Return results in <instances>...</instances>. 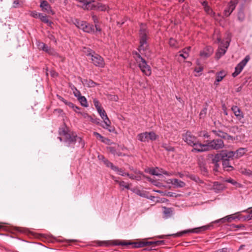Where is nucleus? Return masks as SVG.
Masks as SVG:
<instances>
[{"label":"nucleus","mask_w":252,"mask_h":252,"mask_svg":"<svg viewBox=\"0 0 252 252\" xmlns=\"http://www.w3.org/2000/svg\"><path fill=\"white\" fill-rule=\"evenodd\" d=\"M246 150L245 148H239L236 152H234L235 158H239L243 156L246 152Z\"/></svg>","instance_id":"31"},{"label":"nucleus","mask_w":252,"mask_h":252,"mask_svg":"<svg viewBox=\"0 0 252 252\" xmlns=\"http://www.w3.org/2000/svg\"><path fill=\"white\" fill-rule=\"evenodd\" d=\"M196 72L199 73L203 70V67L201 66H199L198 67H196L194 70Z\"/></svg>","instance_id":"62"},{"label":"nucleus","mask_w":252,"mask_h":252,"mask_svg":"<svg viewBox=\"0 0 252 252\" xmlns=\"http://www.w3.org/2000/svg\"><path fill=\"white\" fill-rule=\"evenodd\" d=\"M57 96L59 99H60V100L62 101L64 103V102L66 100H65L63 97H62V96H61L59 95H57Z\"/></svg>","instance_id":"64"},{"label":"nucleus","mask_w":252,"mask_h":252,"mask_svg":"<svg viewBox=\"0 0 252 252\" xmlns=\"http://www.w3.org/2000/svg\"><path fill=\"white\" fill-rule=\"evenodd\" d=\"M138 59H136L137 62L142 72L147 76H149L151 74V67L148 65L146 61L140 55V54H136Z\"/></svg>","instance_id":"3"},{"label":"nucleus","mask_w":252,"mask_h":252,"mask_svg":"<svg viewBox=\"0 0 252 252\" xmlns=\"http://www.w3.org/2000/svg\"><path fill=\"white\" fill-rule=\"evenodd\" d=\"M169 43L170 45L172 47H176V41L175 39H174L173 38L170 39Z\"/></svg>","instance_id":"53"},{"label":"nucleus","mask_w":252,"mask_h":252,"mask_svg":"<svg viewBox=\"0 0 252 252\" xmlns=\"http://www.w3.org/2000/svg\"><path fill=\"white\" fill-rule=\"evenodd\" d=\"M39 18L42 22L47 24L49 26H51L53 24V23L47 18L46 15H43L42 14H40Z\"/></svg>","instance_id":"34"},{"label":"nucleus","mask_w":252,"mask_h":252,"mask_svg":"<svg viewBox=\"0 0 252 252\" xmlns=\"http://www.w3.org/2000/svg\"><path fill=\"white\" fill-rule=\"evenodd\" d=\"M162 147H163L164 149L168 151H173L174 150V148L168 145L167 144L163 143L162 144Z\"/></svg>","instance_id":"47"},{"label":"nucleus","mask_w":252,"mask_h":252,"mask_svg":"<svg viewBox=\"0 0 252 252\" xmlns=\"http://www.w3.org/2000/svg\"><path fill=\"white\" fill-rule=\"evenodd\" d=\"M64 104L68 106L69 107L72 108V109L74 108L75 105L71 102H68L66 100L64 102Z\"/></svg>","instance_id":"57"},{"label":"nucleus","mask_w":252,"mask_h":252,"mask_svg":"<svg viewBox=\"0 0 252 252\" xmlns=\"http://www.w3.org/2000/svg\"><path fill=\"white\" fill-rule=\"evenodd\" d=\"M163 213L166 218H169L172 216L173 213V209L172 208H167L163 207Z\"/></svg>","instance_id":"24"},{"label":"nucleus","mask_w":252,"mask_h":252,"mask_svg":"<svg viewBox=\"0 0 252 252\" xmlns=\"http://www.w3.org/2000/svg\"><path fill=\"white\" fill-rule=\"evenodd\" d=\"M117 170H114V171H115L116 172H117V173L121 175V176H129V174L124 172V170L121 169V168H119V167H117Z\"/></svg>","instance_id":"44"},{"label":"nucleus","mask_w":252,"mask_h":252,"mask_svg":"<svg viewBox=\"0 0 252 252\" xmlns=\"http://www.w3.org/2000/svg\"><path fill=\"white\" fill-rule=\"evenodd\" d=\"M182 136L184 141L192 147L195 145L198 141L197 137L189 131H187L186 133L183 134Z\"/></svg>","instance_id":"10"},{"label":"nucleus","mask_w":252,"mask_h":252,"mask_svg":"<svg viewBox=\"0 0 252 252\" xmlns=\"http://www.w3.org/2000/svg\"><path fill=\"white\" fill-rule=\"evenodd\" d=\"M245 15L244 13V9L243 8H241L240 9L238 13V19L241 21L242 22L245 20Z\"/></svg>","instance_id":"35"},{"label":"nucleus","mask_w":252,"mask_h":252,"mask_svg":"<svg viewBox=\"0 0 252 252\" xmlns=\"http://www.w3.org/2000/svg\"><path fill=\"white\" fill-rule=\"evenodd\" d=\"M103 120L104 125H102L101 126L103 128L107 129L110 132H112L114 129L111 126V123L108 117L104 118L102 119Z\"/></svg>","instance_id":"22"},{"label":"nucleus","mask_w":252,"mask_h":252,"mask_svg":"<svg viewBox=\"0 0 252 252\" xmlns=\"http://www.w3.org/2000/svg\"><path fill=\"white\" fill-rule=\"evenodd\" d=\"M138 59H136L137 62L142 72L147 76H149L151 74V67L148 65L146 61L140 55V54H136Z\"/></svg>","instance_id":"4"},{"label":"nucleus","mask_w":252,"mask_h":252,"mask_svg":"<svg viewBox=\"0 0 252 252\" xmlns=\"http://www.w3.org/2000/svg\"><path fill=\"white\" fill-rule=\"evenodd\" d=\"M73 110H74L75 112L77 113L78 114V112H81V111H79L80 108H79V107H77V106H74V108H73Z\"/></svg>","instance_id":"63"},{"label":"nucleus","mask_w":252,"mask_h":252,"mask_svg":"<svg viewBox=\"0 0 252 252\" xmlns=\"http://www.w3.org/2000/svg\"><path fill=\"white\" fill-rule=\"evenodd\" d=\"M47 53L49 54V55L54 56H58V53L55 51V50L49 47L48 50L47 51Z\"/></svg>","instance_id":"48"},{"label":"nucleus","mask_w":252,"mask_h":252,"mask_svg":"<svg viewBox=\"0 0 252 252\" xmlns=\"http://www.w3.org/2000/svg\"><path fill=\"white\" fill-rule=\"evenodd\" d=\"M93 135L96 137L97 139H98L101 141V142L105 143H108V142L110 141L109 139L108 138H105L103 136H102L101 134H100L99 133L97 132H94Z\"/></svg>","instance_id":"30"},{"label":"nucleus","mask_w":252,"mask_h":252,"mask_svg":"<svg viewBox=\"0 0 252 252\" xmlns=\"http://www.w3.org/2000/svg\"><path fill=\"white\" fill-rule=\"evenodd\" d=\"M92 19L94 21V23H95V25L97 24V23H98V19L96 15H93Z\"/></svg>","instance_id":"58"},{"label":"nucleus","mask_w":252,"mask_h":252,"mask_svg":"<svg viewBox=\"0 0 252 252\" xmlns=\"http://www.w3.org/2000/svg\"><path fill=\"white\" fill-rule=\"evenodd\" d=\"M60 135L64 136L65 142L68 145H71L75 143L76 141L77 135L71 131H67L65 128L60 129L59 131Z\"/></svg>","instance_id":"2"},{"label":"nucleus","mask_w":252,"mask_h":252,"mask_svg":"<svg viewBox=\"0 0 252 252\" xmlns=\"http://www.w3.org/2000/svg\"><path fill=\"white\" fill-rule=\"evenodd\" d=\"M229 160L222 159V165L224 169L226 170H231L233 169V167L230 165Z\"/></svg>","instance_id":"33"},{"label":"nucleus","mask_w":252,"mask_h":252,"mask_svg":"<svg viewBox=\"0 0 252 252\" xmlns=\"http://www.w3.org/2000/svg\"><path fill=\"white\" fill-rule=\"evenodd\" d=\"M78 114L81 115L82 116V117L86 119L87 121L94 122V119L86 112H78Z\"/></svg>","instance_id":"37"},{"label":"nucleus","mask_w":252,"mask_h":252,"mask_svg":"<svg viewBox=\"0 0 252 252\" xmlns=\"http://www.w3.org/2000/svg\"><path fill=\"white\" fill-rule=\"evenodd\" d=\"M102 157V159L103 160V161L104 163L106 165V166L108 167H111V168L114 170H117V167L114 165L113 164L109 161L108 159L105 158L103 156Z\"/></svg>","instance_id":"29"},{"label":"nucleus","mask_w":252,"mask_h":252,"mask_svg":"<svg viewBox=\"0 0 252 252\" xmlns=\"http://www.w3.org/2000/svg\"><path fill=\"white\" fill-rule=\"evenodd\" d=\"M191 47H188V48H184L181 51L182 53L179 55L180 57H182L184 59H187L189 57V53Z\"/></svg>","instance_id":"32"},{"label":"nucleus","mask_w":252,"mask_h":252,"mask_svg":"<svg viewBox=\"0 0 252 252\" xmlns=\"http://www.w3.org/2000/svg\"><path fill=\"white\" fill-rule=\"evenodd\" d=\"M222 160V156L221 152L220 154H216L212 158V162L215 164V166L217 167L218 166V162L220 160Z\"/></svg>","instance_id":"27"},{"label":"nucleus","mask_w":252,"mask_h":252,"mask_svg":"<svg viewBox=\"0 0 252 252\" xmlns=\"http://www.w3.org/2000/svg\"><path fill=\"white\" fill-rule=\"evenodd\" d=\"M214 52L213 48L211 46H207L200 52V56L203 58H207L211 56Z\"/></svg>","instance_id":"15"},{"label":"nucleus","mask_w":252,"mask_h":252,"mask_svg":"<svg viewBox=\"0 0 252 252\" xmlns=\"http://www.w3.org/2000/svg\"><path fill=\"white\" fill-rule=\"evenodd\" d=\"M235 218L234 217L232 216H228L224 218L225 220H227V221L230 222L232 221V220H234Z\"/></svg>","instance_id":"60"},{"label":"nucleus","mask_w":252,"mask_h":252,"mask_svg":"<svg viewBox=\"0 0 252 252\" xmlns=\"http://www.w3.org/2000/svg\"><path fill=\"white\" fill-rule=\"evenodd\" d=\"M194 146L195 147L192 150V152H203L208 151L207 142L205 144H201L198 141Z\"/></svg>","instance_id":"14"},{"label":"nucleus","mask_w":252,"mask_h":252,"mask_svg":"<svg viewBox=\"0 0 252 252\" xmlns=\"http://www.w3.org/2000/svg\"><path fill=\"white\" fill-rule=\"evenodd\" d=\"M200 168L202 173L204 175L208 173L207 169L204 166V165H200Z\"/></svg>","instance_id":"54"},{"label":"nucleus","mask_w":252,"mask_h":252,"mask_svg":"<svg viewBox=\"0 0 252 252\" xmlns=\"http://www.w3.org/2000/svg\"><path fill=\"white\" fill-rule=\"evenodd\" d=\"M231 110L238 120H241L244 118L243 113L238 106H233Z\"/></svg>","instance_id":"20"},{"label":"nucleus","mask_w":252,"mask_h":252,"mask_svg":"<svg viewBox=\"0 0 252 252\" xmlns=\"http://www.w3.org/2000/svg\"><path fill=\"white\" fill-rule=\"evenodd\" d=\"M205 142H207L208 151L211 149H220L223 148L224 146L223 141L220 139H215L210 141L207 140Z\"/></svg>","instance_id":"8"},{"label":"nucleus","mask_w":252,"mask_h":252,"mask_svg":"<svg viewBox=\"0 0 252 252\" xmlns=\"http://www.w3.org/2000/svg\"><path fill=\"white\" fill-rule=\"evenodd\" d=\"M138 139L141 142H146L149 140L154 141L157 139L158 137V135H157L154 132H145L140 133L137 135Z\"/></svg>","instance_id":"9"},{"label":"nucleus","mask_w":252,"mask_h":252,"mask_svg":"<svg viewBox=\"0 0 252 252\" xmlns=\"http://www.w3.org/2000/svg\"><path fill=\"white\" fill-rule=\"evenodd\" d=\"M41 13H38L35 11H32L31 13V16H32V17L35 18H39V16Z\"/></svg>","instance_id":"52"},{"label":"nucleus","mask_w":252,"mask_h":252,"mask_svg":"<svg viewBox=\"0 0 252 252\" xmlns=\"http://www.w3.org/2000/svg\"><path fill=\"white\" fill-rule=\"evenodd\" d=\"M13 4L14 7H18L19 5H20V2L18 0H15L13 2Z\"/></svg>","instance_id":"61"},{"label":"nucleus","mask_w":252,"mask_h":252,"mask_svg":"<svg viewBox=\"0 0 252 252\" xmlns=\"http://www.w3.org/2000/svg\"><path fill=\"white\" fill-rule=\"evenodd\" d=\"M74 89L75 91L73 92V94L74 95L78 98L81 96V93L76 88H74Z\"/></svg>","instance_id":"56"},{"label":"nucleus","mask_w":252,"mask_h":252,"mask_svg":"<svg viewBox=\"0 0 252 252\" xmlns=\"http://www.w3.org/2000/svg\"><path fill=\"white\" fill-rule=\"evenodd\" d=\"M225 72L224 71H220L217 73L216 74V80L215 82V84H217L216 82L219 83L225 77Z\"/></svg>","instance_id":"28"},{"label":"nucleus","mask_w":252,"mask_h":252,"mask_svg":"<svg viewBox=\"0 0 252 252\" xmlns=\"http://www.w3.org/2000/svg\"><path fill=\"white\" fill-rule=\"evenodd\" d=\"M217 42L220 43V45L219 48L216 54V58L218 60L222 56L225 54L226 50L229 46V41L228 40L225 42L222 41L221 40V38L220 37H218Z\"/></svg>","instance_id":"7"},{"label":"nucleus","mask_w":252,"mask_h":252,"mask_svg":"<svg viewBox=\"0 0 252 252\" xmlns=\"http://www.w3.org/2000/svg\"><path fill=\"white\" fill-rule=\"evenodd\" d=\"M82 83L84 85H86L89 87H94L95 86V85L96 84L95 82H94V81H93L91 80H84L82 82Z\"/></svg>","instance_id":"38"},{"label":"nucleus","mask_w":252,"mask_h":252,"mask_svg":"<svg viewBox=\"0 0 252 252\" xmlns=\"http://www.w3.org/2000/svg\"><path fill=\"white\" fill-rule=\"evenodd\" d=\"M158 168H156L155 169H154V168L151 169H150L149 173L153 175H156L157 176H161V173H159L158 171Z\"/></svg>","instance_id":"41"},{"label":"nucleus","mask_w":252,"mask_h":252,"mask_svg":"<svg viewBox=\"0 0 252 252\" xmlns=\"http://www.w3.org/2000/svg\"><path fill=\"white\" fill-rule=\"evenodd\" d=\"M148 33L149 32L146 25L141 24L139 32L140 46L138 50L140 52L142 50L144 51L148 47L147 40L148 39Z\"/></svg>","instance_id":"1"},{"label":"nucleus","mask_w":252,"mask_h":252,"mask_svg":"<svg viewBox=\"0 0 252 252\" xmlns=\"http://www.w3.org/2000/svg\"><path fill=\"white\" fill-rule=\"evenodd\" d=\"M220 252H233V251L231 249L227 248H223L221 249H220Z\"/></svg>","instance_id":"59"},{"label":"nucleus","mask_w":252,"mask_h":252,"mask_svg":"<svg viewBox=\"0 0 252 252\" xmlns=\"http://www.w3.org/2000/svg\"><path fill=\"white\" fill-rule=\"evenodd\" d=\"M97 112L102 119H104L105 117L107 118V116L106 112L102 108L98 110Z\"/></svg>","instance_id":"46"},{"label":"nucleus","mask_w":252,"mask_h":252,"mask_svg":"<svg viewBox=\"0 0 252 252\" xmlns=\"http://www.w3.org/2000/svg\"><path fill=\"white\" fill-rule=\"evenodd\" d=\"M171 183L172 185H174L177 188H183L186 185V184L181 181L177 179H173L171 180Z\"/></svg>","instance_id":"25"},{"label":"nucleus","mask_w":252,"mask_h":252,"mask_svg":"<svg viewBox=\"0 0 252 252\" xmlns=\"http://www.w3.org/2000/svg\"><path fill=\"white\" fill-rule=\"evenodd\" d=\"M83 52L88 56L92 57L94 53H95L94 51L92 50L90 48L84 47L82 49Z\"/></svg>","instance_id":"39"},{"label":"nucleus","mask_w":252,"mask_h":252,"mask_svg":"<svg viewBox=\"0 0 252 252\" xmlns=\"http://www.w3.org/2000/svg\"><path fill=\"white\" fill-rule=\"evenodd\" d=\"M94 105L97 111H98L99 109L102 108V107H101V106L99 104V101L97 100L94 99Z\"/></svg>","instance_id":"51"},{"label":"nucleus","mask_w":252,"mask_h":252,"mask_svg":"<svg viewBox=\"0 0 252 252\" xmlns=\"http://www.w3.org/2000/svg\"><path fill=\"white\" fill-rule=\"evenodd\" d=\"M225 186L223 184L215 182L213 185V189L216 192H219L224 189Z\"/></svg>","instance_id":"26"},{"label":"nucleus","mask_w":252,"mask_h":252,"mask_svg":"<svg viewBox=\"0 0 252 252\" xmlns=\"http://www.w3.org/2000/svg\"><path fill=\"white\" fill-rule=\"evenodd\" d=\"M98 245L100 246H108L111 245H127L128 244L125 242H120L119 243H117L116 241L111 242V241H99L97 243Z\"/></svg>","instance_id":"18"},{"label":"nucleus","mask_w":252,"mask_h":252,"mask_svg":"<svg viewBox=\"0 0 252 252\" xmlns=\"http://www.w3.org/2000/svg\"><path fill=\"white\" fill-rule=\"evenodd\" d=\"M204 10L208 14L211 15H213L214 14V13L209 6H205L204 7Z\"/></svg>","instance_id":"49"},{"label":"nucleus","mask_w":252,"mask_h":252,"mask_svg":"<svg viewBox=\"0 0 252 252\" xmlns=\"http://www.w3.org/2000/svg\"><path fill=\"white\" fill-rule=\"evenodd\" d=\"M81 105L84 107H88V104L87 103V101L85 96H81L79 98H78Z\"/></svg>","instance_id":"40"},{"label":"nucleus","mask_w":252,"mask_h":252,"mask_svg":"<svg viewBox=\"0 0 252 252\" xmlns=\"http://www.w3.org/2000/svg\"><path fill=\"white\" fill-rule=\"evenodd\" d=\"M119 184L120 186L123 187L124 188H126L128 189H130V186L131 185L130 184L126 183L124 181H121L120 182H119Z\"/></svg>","instance_id":"45"},{"label":"nucleus","mask_w":252,"mask_h":252,"mask_svg":"<svg viewBox=\"0 0 252 252\" xmlns=\"http://www.w3.org/2000/svg\"><path fill=\"white\" fill-rule=\"evenodd\" d=\"M199 136H203L204 138H210V135L208 134V133L206 132V131H202V132H201L200 134H199Z\"/></svg>","instance_id":"55"},{"label":"nucleus","mask_w":252,"mask_h":252,"mask_svg":"<svg viewBox=\"0 0 252 252\" xmlns=\"http://www.w3.org/2000/svg\"><path fill=\"white\" fill-rule=\"evenodd\" d=\"M207 107H205L203 109L201 110V111L199 114V116L201 119L204 118L205 116L206 113H207Z\"/></svg>","instance_id":"50"},{"label":"nucleus","mask_w":252,"mask_h":252,"mask_svg":"<svg viewBox=\"0 0 252 252\" xmlns=\"http://www.w3.org/2000/svg\"><path fill=\"white\" fill-rule=\"evenodd\" d=\"M222 156V159L229 160L230 158H235L234 152L233 151H222L221 152Z\"/></svg>","instance_id":"21"},{"label":"nucleus","mask_w":252,"mask_h":252,"mask_svg":"<svg viewBox=\"0 0 252 252\" xmlns=\"http://www.w3.org/2000/svg\"><path fill=\"white\" fill-rule=\"evenodd\" d=\"M138 59H136L137 62L142 72L147 76H149L151 74V67L148 65L146 61L140 55V54H136Z\"/></svg>","instance_id":"5"},{"label":"nucleus","mask_w":252,"mask_h":252,"mask_svg":"<svg viewBox=\"0 0 252 252\" xmlns=\"http://www.w3.org/2000/svg\"><path fill=\"white\" fill-rule=\"evenodd\" d=\"M212 131L217 136L222 138L223 139H228L229 137H231V136L228 135L226 133L220 130H212Z\"/></svg>","instance_id":"23"},{"label":"nucleus","mask_w":252,"mask_h":252,"mask_svg":"<svg viewBox=\"0 0 252 252\" xmlns=\"http://www.w3.org/2000/svg\"><path fill=\"white\" fill-rule=\"evenodd\" d=\"M91 5L92 6V9H91L90 10L95 9L99 10L100 11H105L107 9V6L106 5L103 4L101 3L95 2L94 0V2H91Z\"/></svg>","instance_id":"19"},{"label":"nucleus","mask_w":252,"mask_h":252,"mask_svg":"<svg viewBox=\"0 0 252 252\" xmlns=\"http://www.w3.org/2000/svg\"><path fill=\"white\" fill-rule=\"evenodd\" d=\"M240 172L244 175L248 176H252V171L245 168H241Z\"/></svg>","instance_id":"36"},{"label":"nucleus","mask_w":252,"mask_h":252,"mask_svg":"<svg viewBox=\"0 0 252 252\" xmlns=\"http://www.w3.org/2000/svg\"><path fill=\"white\" fill-rule=\"evenodd\" d=\"M209 228V226L208 225H205L201 227H199L197 228H195L192 229H189L183 231L182 232L172 234V236H174V237H181L183 234H186L188 233H199L201 232L204 231L206 230H207Z\"/></svg>","instance_id":"11"},{"label":"nucleus","mask_w":252,"mask_h":252,"mask_svg":"<svg viewBox=\"0 0 252 252\" xmlns=\"http://www.w3.org/2000/svg\"><path fill=\"white\" fill-rule=\"evenodd\" d=\"M40 6L42 8V11H43L44 12H45L51 15L54 14V12L52 10L50 5L47 1H42L40 3Z\"/></svg>","instance_id":"16"},{"label":"nucleus","mask_w":252,"mask_h":252,"mask_svg":"<svg viewBox=\"0 0 252 252\" xmlns=\"http://www.w3.org/2000/svg\"><path fill=\"white\" fill-rule=\"evenodd\" d=\"M226 182L231 183V184L233 185L234 186H235L236 187H241V184L239 183H238L235 180L229 178L225 180Z\"/></svg>","instance_id":"43"},{"label":"nucleus","mask_w":252,"mask_h":252,"mask_svg":"<svg viewBox=\"0 0 252 252\" xmlns=\"http://www.w3.org/2000/svg\"><path fill=\"white\" fill-rule=\"evenodd\" d=\"M73 23L79 29L82 30L84 32L91 33L94 32L93 26L86 23V22L80 21L78 19H75L73 21Z\"/></svg>","instance_id":"6"},{"label":"nucleus","mask_w":252,"mask_h":252,"mask_svg":"<svg viewBox=\"0 0 252 252\" xmlns=\"http://www.w3.org/2000/svg\"><path fill=\"white\" fill-rule=\"evenodd\" d=\"M91 60L94 64L96 66L103 67L105 65L103 59L95 53H94L93 55H92Z\"/></svg>","instance_id":"13"},{"label":"nucleus","mask_w":252,"mask_h":252,"mask_svg":"<svg viewBox=\"0 0 252 252\" xmlns=\"http://www.w3.org/2000/svg\"><path fill=\"white\" fill-rule=\"evenodd\" d=\"M250 60V56L247 55L240 63L237 65V66L235 67L234 72L232 73L233 77H235L240 73L244 66L246 65Z\"/></svg>","instance_id":"12"},{"label":"nucleus","mask_w":252,"mask_h":252,"mask_svg":"<svg viewBox=\"0 0 252 252\" xmlns=\"http://www.w3.org/2000/svg\"><path fill=\"white\" fill-rule=\"evenodd\" d=\"M163 244V241H151L146 242H140L138 244H136L135 247L139 248L143 247L145 246H149L154 245L155 246H159Z\"/></svg>","instance_id":"17"},{"label":"nucleus","mask_w":252,"mask_h":252,"mask_svg":"<svg viewBox=\"0 0 252 252\" xmlns=\"http://www.w3.org/2000/svg\"><path fill=\"white\" fill-rule=\"evenodd\" d=\"M38 46L39 49H41L46 52H47L49 48V47L44 43H40Z\"/></svg>","instance_id":"42"}]
</instances>
